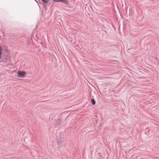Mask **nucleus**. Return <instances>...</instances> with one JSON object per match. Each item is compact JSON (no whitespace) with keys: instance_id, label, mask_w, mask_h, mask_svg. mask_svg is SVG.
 Returning <instances> with one entry per match:
<instances>
[{"instance_id":"39448f33","label":"nucleus","mask_w":159,"mask_h":159,"mask_svg":"<svg viewBox=\"0 0 159 159\" xmlns=\"http://www.w3.org/2000/svg\"><path fill=\"white\" fill-rule=\"evenodd\" d=\"M91 103H92V104H93V105H94L95 103V101H94V100L93 99H92L91 100Z\"/></svg>"},{"instance_id":"20e7f679","label":"nucleus","mask_w":159,"mask_h":159,"mask_svg":"<svg viewBox=\"0 0 159 159\" xmlns=\"http://www.w3.org/2000/svg\"><path fill=\"white\" fill-rule=\"evenodd\" d=\"M43 3H48L50 1V0H41Z\"/></svg>"},{"instance_id":"423d86ee","label":"nucleus","mask_w":159,"mask_h":159,"mask_svg":"<svg viewBox=\"0 0 159 159\" xmlns=\"http://www.w3.org/2000/svg\"><path fill=\"white\" fill-rule=\"evenodd\" d=\"M0 57L1 56V55L2 54V49H0Z\"/></svg>"},{"instance_id":"7ed1b4c3","label":"nucleus","mask_w":159,"mask_h":159,"mask_svg":"<svg viewBox=\"0 0 159 159\" xmlns=\"http://www.w3.org/2000/svg\"><path fill=\"white\" fill-rule=\"evenodd\" d=\"M27 137L26 136H25L23 138V141L26 143L27 141Z\"/></svg>"},{"instance_id":"0eeeda50","label":"nucleus","mask_w":159,"mask_h":159,"mask_svg":"<svg viewBox=\"0 0 159 159\" xmlns=\"http://www.w3.org/2000/svg\"><path fill=\"white\" fill-rule=\"evenodd\" d=\"M53 1L54 2H58V0H53Z\"/></svg>"},{"instance_id":"6e6552de","label":"nucleus","mask_w":159,"mask_h":159,"mask_svg":"<svg viewBox=\"0 0 159 159\" xmlns=\"http://www.w3.org/2000/svg\"><path fill=\"white\" fill-rule=\"evenodd\" d=\"M58 2H61V0H58Z\"/></svg>"},{"instance_id":"f03ea898","label":"nucleus","mask_w":159,"mask_h":159,"mask_svg":"<svg viewBox=\"0 0 159 159\" xmlns=\"http://www.w3.org/2000/svg\"><path fill=\"white\" fill-rule=\"evenodd\" d=\"M65 4H68V2L66 0H61V2Z\"/></svg>"},{"instance_id":"f257e3e1","label":"nucleus","mask_w":159,"mask_h":159,"mask_svg":"<svg viewBox=\"0 0 159 159\" xmlns=\"http://www.w3.org/2000/svg\"><path fill=\"white\" fill-rule=\"evenodd\" d=\"M17 77L19 78H24L26 75V73L25 71H18L17 72Z\"/></svg>"}]
</instances>
